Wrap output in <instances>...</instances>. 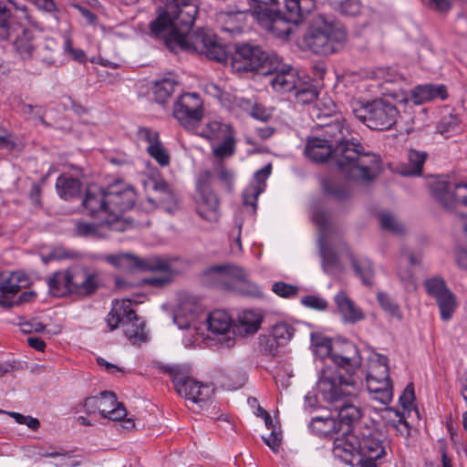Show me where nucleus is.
Returning <instances> with one entry per match:
<instances>
[{"label":"nucleus","instance_id":"9b49d317","mask_svg":"<svg viewBox=\"0 0 467 467\" xmlns=\"http://www.w3.org/2000/svg\"><path fill=\"white\" fill-rule=\"evenodd\" d=\"M433 198L447 209L456 203L467 206V182L457 180L454 175L441 176L430 183Z\"/></svg>","mask_w":467,"mask_h":467},{"label":"nucleus","instance_id":"a19ab883","mask_svg":"<svg viewBox=\"0 0 467 467\" xmlns=\"http://www.w3.org/2000/svg\"><path fill=\"white\" fill-rule=\"evenodd\" d=\"M238 327L247 334L255 333L262 322V317L255 311L244 310L238 315Z\"/></svg>","mask_w":467,"mask_h":467},{"label":"nucleus","instance_id":"680f3d73","mask_svg":"<svg viewBox=\"0 0 467 467\" xmlns=\"http://www.w3.org/2000/svg\"><path fill=\"white\" fill-rule=\"evenodd\" d=\"M137 137L140 140L148 143V145H155L161 140L159 132L148 127H140L137 131Z\"/></svg>","mask_w":467,"mask_h":467},{"label":"nucleus","instance_id":"a878e982","mask_svg":"<svg viewBox=\"0 0 467 467\" xmlns=\"http://www.w3.org/2000/svg\"><path fill=\"white\" fill-rule=\"evenodd\" d=\"M447 97L448 94L444 85H420L412 90V98L415 104H421L435 99L444 100Z\"/></svg>","mask_w":467,"mask_h":467},{"label":"nucleus","instance_id":"de8ad7c7","mask_svg":"<svg viewBox=\"0 0 467 467\" xmlns=\"http://www.w3.org/2000/svg\"><path fill=\"white\" fill-rule=\"evenodd\" d=\"M213 154L219 159L231 157L235 152L234 133L221 140L217 146L212 145Z\"/></svg>","mask_w":467,"mask_h":467},{"label":"nucleus","instance_id":"f8f14e48","mask_svg":"<svg viewBox=\"0 0 467 467\" xmlns=\"http://www.w3.org/2000/svg\"><path fill=\"white\" fill-rule=\"evenodd\" d=\"M29 284L26 275L20 272H14L8 275L0 277V306L10 308L24 303L33 301L36 294L34 291H24L19 294L21 288L26 287Z\"/></svg>","mask_w":467,"mask_h":467},{"label":"nucleus","instance_id":"09e8293b","mask_svg":"<svg viewBox=\"0 0 467 467\" xmlns=\"http://www.w3.org/2000/svg\"><path fill=\"white\" fill-rule=\"evenodd\" d=\"M295 96L297 103L305 105L314 102L317 99L318 92L314 85L301 81L296 89Z\"/></svg>","mask_w":467,"mask_h":467},{"label":"nucleus","instance_id":"b1692460","mask_svg":"<svg viewBox=\"0 0 467 467\" xmlns=\"http://www.w3.org/2000/svg\"><path fill=\"white\" fill-rule=\"evenodd\" d=\"M72 267L65 271H57L47 278L49 292L54 296L71 294Z\"/></svg>","mask_w":467,"mask_h":467},{"label":"nucleus","instance_id":"20e7f679","mask_svg":"<svg viewBox=\"0 0 467 467\" xmlns=\"http://www.w3.org/2000/svg\"><path fill=\"white\" fill-rule=\"evenodd\" d=\"M332 452L346 464L353 465L363 458L380 459L386 454L383 433L372 426H360L358 432L334 439Z\"/></svg>","mask_w":467,"mask_h":467},{"label":"nucleus","instance_id":"c85d7f7f","mask_svg":"<svg viewBox=\"0 0 467 467\" xmlns=\"http://www.w3.org/2000/svg\"><path fill=\"white\" fill-rule=\"evenodd\" d=\"M295 329L287 323L282 322L275 325L271 335L266 338L271 354H275L279 346L285 345L293 337Z\"/></svg>","mask_w":467,"mask_h":467},{"label":"nucleus","instance_id":"774afa93","mask_svg":"<svg viewBox=\"0 0 467 467\" xmlns=\"http://www.w3.org/2000/svg\"><path fill=\"white\" fill-rule=\"evenodd\" d=\"M39 10L57 17L58 8L54 0H30Z\"/></svg>","mask_w":467,"mask_h":467},{"label":"nucleus","instance_id":"7c9ffc66","mask_svg":"<svg viewBox=\"0 0 467 467\" xmlns=\"http://www.w3.org/2000/svg\"><path fill=\"white\" fill-rule=\"evenodd\" d=\"M287 20L299 23L302 18L310 14L316 7V0H285Z\"/></svg>","mask_w":467,"mask_h":467},{"label":"nucleus","instance_id":"473e14b6","mask_svg":"<svg viewBox=\"0 0 467 467\" xmlns=\"http://www.w3.org/2000/svg\"><path fill=\"white\" fill-rule=\"evenodd\" d=\"M13 46L21 58H31L36 48L35 36L33 31L27 28H23L16 36L13 41Z\"/></svg>","mask_w":467,"mask_h":467},{"label":"nucleus","instance_id":"393cba45","mask_svg":"<svg viewBox=\"0 0 467 467\" xmlns=\"http://www.w3.org/2000/svg\"><path fill=\"white\" fill-rule=\"evenodd\" d=\"M265 21H258L266 29L272 31L278 37L288 36L292 31L291 24H297L294 21L287 20V11L282 15L278 11H275L268 16Z\"/></svg>","mask_w":467,"mask_h":467},{"label":"nucleus","instance_id":"4d7b16f0","mask_svg":"<svg viewBox=\"0 0 467 467\" xmlns=\"http://www.w3.org/2000/svg\"><path fill=\"white\" fill-rule=\"evenodd\" d=\"M377 299L380 306L388 312L390 316L400 318V307L392 300V298L386 293L379 292L377 295Z\"/></svg>","mask_w":467,"mask_h":467},{"label":"nucleus","instance_id":"2eb2a0df","mask_svg":"<svg viewBox=\"0 0 467 467\" xmlns=\"http://www.w3.org/2000/svg\"><path fill=\"white\" fill-rule=\"evenodd\" d=\"M84 407L88 413H99L103 418L111 420H120L127 416L126 408L118 402L115 394L109 391L87 398Z\"/></svg>","mask_w":467,"mask_h":467},{"label":"nucleus","instance_id":"423d86ee","mask_svg":"<svg viewBox=\"0 0 467 467\" xmlns=\"http://www.w3.org/2000/svg\"><path fill=\"white\" fill-rule=\"evenodd\" d=\"M351 109L360 122L374 130H391L400 117L397 107L386 99L353 101Z\"/></svg>","mask_w":467,"mask_h":467},{"label":"nucleus","instance_id":"4c0bfd02","mask_svg":"<svg viewBox=\"0 0 467 467\" xmlns=\"http://www.w3.org/2000/svg\"><path fill=\"white\" fill-rule=\"evenodd\" d=\"M207 324L208 328L212 333L224 335L231 328L232 318L227 312L215 310L209 315Z\"/></svg>","mask_w":467,"mask_h":467},{"label":"nucleus","instance_id":"5701e85b","mask_svg":"<svg viewBox=\"0 0 467 467\" xmlns=\"http://www.w3.org/2000/svg\"><path fill=\"white\" fill-rule=\"evenodd\" d=\"M333 144L321 138L309 139L305 149L306 155L316 162H324L328 157L333 160Z\"/></svg>","mask_w":467,"mask_h":467},{"label":"nucleus","instance_id":"a211bd4d","mask_svg":"<svg viewBox=\"0 0 467 467\" xmlns=\"http://www.w3.org/2000/svg\"><path fill=\"white\" fill-rule=\"evenodd\" d=\"M99 258L109 265L122 270L158 269L164 266L163 263L157 259H140L131 253L102 254Z\"/></svg>","mask_w":467,"mask_h":467},{"label":"nucleus","instance_id":"9d476101","mask_svg":"<svg viewBox=\"0 0 467 467\" xmlns=\"http://www.w3.org/2000/svg\"><path fill=\"white\" fill-rule=\"evenodd\" d=\"M172 115L189 132H196L204 117L203 101L196 92H185L173 104Z\"/></svg>","mask_w":467,"mask_h":467},{"label":"nucleus","instance_id":"ddd939ff","mask_svg":"<svg viewBox=\"0 0 467 467\" xmlns=\"http://www.w3.org/2000/svg\"><path fill=\"white\" fill-rule=\"evenodd\" d=\"M368 389L372 399L382 404H388L393 396L392 383L389 378L388 358L380 356L369 365L367 375Z\"/></svg>","mask_w":467,"mask_h":467},{"label":"nucleus","instance_id":"72a5a7b5","mask_svg":"<svg viewBox=\"0 0 467 467\" xmlns=\"http://www.w3.org/2000/svg\"><path fill=\"white\" fill-rule=\"evenodd\" d=\"M349 260L356 275L365 285H371L374 278V267L367 257L349 255Z\"/></svg>","mask_w":467,"mask_h":467},{"label":"nucleus","instance_id":"f03ea898","mask_svg":"<svg viewBox=\"0 0 467 467\" xmlns=\"http://www.w3.org/2000/svg\"><path fill=\"white\" fill-rule=\"evenodd\" d=\"M324 138L333 144V161L340 173L352 181H372L380 171V159L377 154L364 152L363 146L351 136L344 119L324 124Z\"/></svg>","mask_w":467,"mask_h":467},{"label":"nucleus","instance_id":"864d4df0","mask_svg":"<svg viewBox=\"0 0 467 467\" xmlns=\"http://www.w3.org/2000/svg\"><path fill=\"white\" fill-rule=\"evenodd\" d=\"M264 192L262 186L249 184L243 192V202L245 206H251L253 213L256 210L258 196Z\"/></svg>","mask_w":467,"mask_h":467},{"label":"nucleus","instance_id":"338daca9","mask_svg":"<svg viewBox=\"0 0 467 467\" xmlns=\"http://www.w3.org/2000/svg\"><path fill=\"white\" fill-rule=\"evenodd\" d=\"M160 199L161 208L167 213H172L178 209V202L175 195L171 192H165Z\"/></svg>","mask_w":467,"mask_h":467},{"label":"nucleus","instance_id":"f704fd0d","mask_svg":"<svg viewBox=\"0 0 467 467\" xmlns=\"http://www.w3.org/2000/svg\"><path fill=\"white\" fill-rule=\"evenodd\" d=\"M309 429L312 432L320 436H329L333 434L340 435L337 421L335 417H316L309 423Z\"/></svg>","mask_w":467,"mask_h":467},{"label":"nucleus","instance_id":"39448f33","mask_svg":"<svg viewBox=\"0 0 467 467\" xmlns=\"http://www.w3.org/2000/svg\"><path fill=\"white\" fill-rule=\"evenodd\" d=\"M202 283L209 286L232 290L238 294L254 297L263 296L262 289L248 280L247 273L231 264L215 265L207 267L202 273Z\"/></svg>","mask_w":467,"mask_h":467},{"label":"nucleus","instance_id":"bf43d9fd","mask_svg":"<svg viewBox=\"0 0 467 467\" xmlns=\"http://www.w3.org/2000/svg\"><path fill=\"white\" fill-rule=\"evenodd\" d=\"M272 291L281 297L292 298L297 296L299 289L285 282H275L272 285Z\"/></svg>","mask_w":467,"mask_h":467},{"label":"nucleus","instance_id":"bb28decb","mask_svg":"<svg viewBox=\"0 0 467 467\" xmlns=\"http://www.w3.org/2000/svg\"><path fill=\"white\" fill-rule=\"evenodd\" d=\"M82 182L77 178L60 175L56 181V190L58 196L65 201H71L79 196Z\"/></svg>","mask_w":467,"mask_h":467},{"label":"nucleus","instance_id":"6e6d98bb","mask_svg":"<svg viewBox=\"0 0 467 467\" xmlns=\"http://www.w3.org/2000/svg\"><path fill=\"white\" fill-rule=\"evenodd\" d=\"M324 190L327 193L333 196L337 200H343L349 196L350 190L348 185H337L333 182H325Z\"/></svg>","mask_w":467,"mask_h":467},{"label":"nucleus","instance_id":"c756f323","mask_svg":"<svg viewBox=\"0 0 467 467\" xmlns=\"http://www.w3.org/2000/svg\"><path fill=\"white\" fill-rule=\"evenodd\" d=\"M195 133L199 134L213 145L220 142L221 140L224 139L228 135L234 133V130L229 124L213 120L208 122L200 132L196 131Z\"/></svg>","mask_w":467,"mask_h":467},{"label":"nucleus","instance_id":"e2e57ef3","mask_svg":"<svg viewBox=\"0 0 467 467\" xmlns=\"http://www.w3.org/2000/svg\"><path fill=\"white\" fill-rule=\"evenodd\" d=\"M319 249L326 270L337 263V256L336 253L327 246L323 238L319 240Z\"/></svg>","mask_w":467,"mask_h":467},{"label":"nucleus","instance_id":"2f4dec72","mask_svg":"<svg viewBox=\"0 0 467 467\" xmlns=\"http://www.w3.org/2000/svg\"><path fill=\"white\" fill-rule=\"evenodd\" d=\"M436 129L445 139H449L462 133L464 130V125L459 116L451 111L442 115L437 123Z\"/></svg>","mask_w":467,"mask_h":467},{"label":"nucleus","instance_id":"f257e3e1","mask_svg":"<svg viewBox=\"0 0 467 467\" xmlns=\"http://www.w3.org/2000/svg\"><path fill=\"white\" fill-rule=\"evenodd\" d=\"M315 347L316 353L324 359L317 389L329 410L337 413L339 436L358 432L362 412L355 404L358 388L351 376L357 364L351 357L334 352L327 338L317 339Z\"/></svg>","mask_w":467,"mask_h":467},{"label":"nucleus","instance_id":"0e129e2a","mask_svg":"<svg viewBox=\"0 0 467 467\" xmlns=\"http://www.w3.org/2000/svg\"><path fill=\"white\" fill-rule=\"evenodd\" d=\"M301 303L308 308L319 311L326 310L328 306L327 300L317 296H306L301 299Z\"/></svg>","mask_w":467,"mask_h":467},{"label":"nucleus","instance_id":"69168bd1","mask_svg":"<svg viewBox=\"0 0 467 467\" xmlns=\"http://www.w3.org/2000/svg\"><path fill=\"white\" fill-rule=\"evenodd\" d=\"M415 400L414 386L412 383L407 385L401 395L400 396V403L402 408L408 411L410 410Z\"/></svg>","mask_w":467,"mask_h":467},{"label":"nucleus","instance_id":"052dcab7","mask_svg":"<svg viewBox=\"0 0 467 467\" xmlns=\"http://www.w3.org/2000/svg\"><path fill=\"white\" fill-rule=\"evenodd\" d=\"M409 162L411 165V173L420 175L421 173L423 163L426 160V154L422 151L411 150L408 154Z\"/></svg>","mask_w":467,"mask_h":467},{"label":"nucleus","instance_id":"c9c22d12","mask_svg":"<svg viewBox=\"0 0 467 467\" xmlns=\"http://www.w3.org/2000/svg\"><path fill=\"white\" fill-rule=\"evenodd\" d=\"M177 81L173 78H163L154 81L151 87V93L157 103L164 104L172 95Z\"/></svg>","mask_w":467,"mask_h":467},{"label":"nucleus","instance_id":"603ef678","mask_svg":"<svg viewBox=\"0 0 467 467\" xmlns=\"http://www.w3.org/2000/svg\"><path fill=\"white\" fill-rule=\"evenodd\" d=\"M336 10L346 16H357L361 9L359 0H331Z\"/></svg>","mask_w":467,"mask_h":467},{"label":"nucleus","instance_id":"dca6fc26","mask_svg":"<svg viewBox=\"0 0 467 467\" xmlns=\"http://www.w3.org/2000/svg\"><path fill=\"white\" fill-rule=\"evenodd\" d=\"M267 59V54L258 46L244 44L236 47L232 66L236 71H257L265 67Z\"/></svg>","mask_w":467,"mask_h":467},{"label":"nucleus","instance_id":"0eeeda50","mask_svg":"<svg viewBox=\"0 0 467 467\" xmlns=\"http://www.w3.org/2000/svg\"><path fill=\"white\" fill-rule=\"evenodd\" d=\"M346 40L347 32L341 25L322 19L306 31L303 43L313 53L327 56L337 52Z\"/></svg>","mask_w":467,"mask_h":467},{"label":"nucleus","instance_id":"1a4fd4ad","mask_svg":"<svg viewBox=\"0 0 467 467\" xmlns=\"http://www.w3.org/2000/svg\"><path fill=\"white\" fill-rule=\"evenodd\" d=\"M108 217L106 224L115 232H123L128 223L122 219V214L131 209L135 203V192L122 182H117L107 187Z\"/></svg>","mask_w":467,"mask_h":467},{"label":"nucleus","instance_id":"37998d69","mask_svg":"<svg viewBox=\"0 0 467 467\" xmlns=\"http://www.w3.org/2000/svg\"><path fill=\"white\" fill-rule=\"evenodd\" d=\"M435 300L440 309L441 318L443 321H449L457 307L455 296L450 291Z\"/></svg>","mask_w":467,"mask_h":467},{"label":"nucleus","instance_id":"aec40b11","mask_svg":"<svg viewBox=\"0 0 467 467\" xmlns=\"http://www.w3.org/2000/svg\"><path fill=\"white\" fill-rule=\"evenodd\" d=\"M106 198L107 188L102 189L96 185L88 186L82 201L85 213L90 216L105 214L108 217L109 206H107Z\"/></svg>","mask_w":467,"mask_h":467},{"label":"nucleus","instance_id":"a18cd8bd","mask_svg":"<svg viewBox=\"0 0 467 467\" xmlns=\"http://www.w3.org/2000/svg\"><path fill=\"white\" fill-rule=\"evenodd\" d=\"M380 226L394 234L400 235L405 233V227L394 214L389 212H382L379 213Z\"/></svg>","mask_w":467,"mask_h":467},{"label":"nucleus","instance_id":"6e6552de","mask_svg":"<svg viewBox=\"0 0 467 467\" xmlns=\"http://www.w3.org/2000/svg\"><path fill=\"white\" fill-rule=\"evenodd\" d=\"M160 371L170 376L178 394L202 409L213 398L214 389L188 376V370L180 365L160 364Z\"/></svg>","mask_w":467,"mask_h":467},{"label":"nucleus","instance_id":"13d9d810","mask_svg":"<svg viewBox=\"0 0 467 467\" xmlns=\"http://www.w3.org/2000/svg\"><path fill=\"white\" fill-rule=\"evenodd\" d=\"M63 49L65 53L69 54L71 56L73 60L80 64L87 63L88 58L85 51L80 48H74L72 39L69 36H66L64 37Z\"/></svg>","mask_w":467,"mask_h":467},{"label":"nucleus","instance_id":"cd10ccee","mask_svg":"<svg viewBox=\"0 0 467 467\" xmlns=\"http://www.w3.org/2000/svg\"><path fill=\"white\" fill-rule=\"evenodd\" d=\"M219 201L212 191H203L197 205V213L203 219L213 222L218 220Z\"/></svg>","mask_w":467,"mask_h":467},{"label":"nucleus","instance_id":"49530a36","mask_svg":"<svg viewBox=\"0 0 467 467\" xmlns=\"http://www.w3.org/2000/svg\"><path fill=\"white\" fill-rule=\"evenodd\" d=\"M251 7L253 9V16L258 21H265L268 16H271L274 10L273 5L277 3V0H251Z\"/></svg>","mask_w":467,"mask_h":467},{"label":"nucleus","instance_id":"f3484780","mask_svg":"<svg viewBox=\"0 0 467 467\" xmlns=\"http://www.w3.org/2000/svg\"><path fill=\"white\" fill-rule=\"evenodd\" d=\"M71 294L89 296L97 292L102 285V278L98 270L86 266L72 267Z\"/></svg>","mask_w":467,"mask_h":467},{"label":"nucleus","instance_id":"5fc2aeb1","mask_svg":"<svg viewBox=\"0 0 467 467\" xmlns=\"http://www.w3.org/2000/svg\"><path fill=\"white\" fill-rule=\"evenodd\" d=\"M11 12L6 5L0 1V40H5L10 36Z\"/></svg>","mask_w":467,"mask_h":467},{"label":"nucleus","instance_id":"412c9836","mask_svg":"<svg viewBox=\"0 0 467 467\" xmlns=\"http://www.w3.org/2000/svg\"><path fill=\"white\" fill-rule=\"evenodd\" d=\"M335 303L345 322L357 323L365 318V315L343 290L334 297Z\"/></svg>","mask_w":467,"mask_h":467},{"label":"nucleus","instance_id":"79ce46f5","mask_svg":"<svg viewBox=\"0 0 467 467\" xmlns=\"http://www.w3.org/2000/svg\"><path fill=\"white\" fill-rule=\"evenodd\" d=\"M28 453L37 455L39 457L61 458L62 464L69 467H75L77 463H67L66 461L70 460L71 453L63 449H57L53 446L48 448L30 446L27 448Z\"/></svg>","mask_w":467,"mask_h":467},{"label":"nucleus","instance_id":"3c124183","mask_svg":"<svg viewBox=\"0 0 467 467\" xmlns=\"http://www.w3.org/2000/svg\"><path fill=\"white\" fill-rule=\"evenodd\" d=\"M424 286L429 296L437 299L443 294L450 292L445 281L441 277H432L424 282Z\"/></svg>","mask_w":467,"mask_h":467},{"label":"nucleus","instance_id":"8fccbe9b","mask_svg":"<svg viewBox=\"0 0 467 467\" xmlns=\"http://www.w3.org/2000/svg\"><path fill=\"white\" fill-rule=\"evenodd\" d=\"M146 151L160 166L170 164V154L161 140L155 145H148Z\"/></svg>","mask_w":467,"mask_h":467},{"label":"nucleus","instance_id":"4be33fe9","mask_svg":"<svg viewBox=\"0 0 467 467\" xmlns=\"http://www.w3.org/2000/svg\"><path fill=\"white\" fill-rule=\"evenodd\" d=\"M144 327V321L136 315L132 308L129 309L123 330L125 336L132 344H140L146 340Z\"/></svg>","mask_w":467,"mask_h":467},{"label":"nucleus","instance_id":"7ed1b4c3","mask_svg":"<svg viewBox=\"0 0 467 467\" xmlns=\"http://www.w3.org/2000/svg\"><path fill=\"white\" fill-rule=\"evenodd\" d=\"M159 14L150 23L156 37H170L177 44H187L185 33H190L199 12V0H159Z\"/></svg>","mask_w":467,"mask_h":467},{"label":"nucleus","instance_id":"e433bc0d","mask_svg":"<svg viewBox=\"0 0 467 467\" xmlns=\"http://www.w3.org/2000/svg\"><path fill=\"white\" fill-rule=\"evenodd\" d=\"M131 302L130 300L116 301L112 309L106 317V322L109 330L116 329L120 323L124 322L128 317V311L130 309Z\"/></svg>","mask_w":467,"mask_h":467},{"label":"nucleus","instance_id":"6ab92c4d","mask_svg":"<svg viewBox=\"0 0 467 467\" xmlns=\"http://www.w3.org/2000/svg\"><path fill=\"white\" fill-rule=\"evenodd\" d=\"M301 82L297 70L289 65H282L270 72L269 83L276 92L296 90Z\"/></svg>","mask_w":467,"mask_h":467},{"label":"nucleus","instance_id":"c03bdc74","mask_svg":"<svg viewBox=\"0 0 467 467\" xmlns=\"http://www.w3.org/2000/svg\"><path fill=\"white\" fill-rule=\"evenodd\" d=\"M388 414L389 423L397 431V432L403 437H409L410 434V426L406 420L404 412H400L395 409H389Z\"/></svg>","mask_w":467,"mask_h":467},{"label":"nucleus","instance_id":"ea45409f","mask_svg":"<svg viewBox=\"0 0 467 467\" xmlns=\"http://www.w3.org/2000/svg\"><path fill=\"white\" fill-rule=\"evenodd\" d=\"M76 234L83 237H107L109 232L112 231L106 224V218L100 223H84L79 222L76 224Z\"/></svg>","mask_w":467,"mask_h":467},{"label":"nucleus","instance_id":"4468645a","mask_svg":"<svg viewBox=\"0 0 467 467\" xmlns=\"http://www.w3.org/2000/svg\"><path fill=\"white\" fill-rule=\"evenodd\" d=\"M185 38L187 41L185 46L178 45L182 49H192L217 62H225L227 60L228 57L225 47L219 44L211 32L202 28L194 34L185 33Z\"/></svg>","mask_w":467,"mask_h":467},{"label":"nucleus","instance_id":"58836bf2","mask_svg":"<svg viewBox=\"0 0 467 467\" xmlns=\"http://www.w3.org/2000/svg\"><path fill=\"white\" fill-rule=\"evenodd\" d=\"M147 259H157L163 263L164 266L158 269H142L143 271H152L158 273L157 275L145 278L144 283L155 287H162L168 285L172 279V271L170 264L166 260L157 256L148 257Z\"/></svg>","mask_w":467,"mask_h":467}]
</instances>
